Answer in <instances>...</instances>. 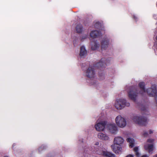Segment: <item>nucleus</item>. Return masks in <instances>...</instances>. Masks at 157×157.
Listing matches in <instances>:
<instances>
[{
	"instance_id": "obj_21",
	"label": "nucleus",
	"mask_w": 157,
	"mask_h": 157,
	"mask_svg": "<svg viewBox=\"0 0 157 157\" xmlns=\"http://www.w3.org/2000/svg\"><path fill=\"white\" fill-rule=\"evenodd\" d=\"M138 148L137 147H135L134 149V151L136 152V155L137 157L139 156L140 155V153L138 152Z\"/></svg>"
},
{
	"instance_id": "obj_35",
	"label": "nucleus",
	"mask_w": 157,
	"mask_h": 157,
	"mask_svg": "<svg viewBox=\"0 0 157 157\" xmlns=\"http://www.w3.org/2000/svg\"><path fill=\"white\" fill-rule=\"evenodd\" d=\"M156 39L157 40V36H156Z\"/></svg>"
},
{
	"instance_id": "obj_1",
	"label": "nucleus",
	"mask_w": 157,
	"mask_h": 157,
	"mask_svg": "<svg viewBox=\"0 0 157 157\" xmlns=\"http://www.w3.org/2000/svg\"><path fill=\"white\" fill-rule=\"evenodd\" d=\"M139 88L140 90L138 91L136 88L134 87H127L125 89L128 93L129 97L132 100L135 101L138 94H140L143 95L146 92L145 89V83L143 82H140L139 84Z\"/></svg>"
},
{
	"instance_id": "obj_11",
	"label": "nucleus",
	"mask_w": 157,
	"mask_h": 157,
	"mask_svg": "<svg viewBox=\"0 0 157 157\" xmlns=\"http://www.w3.org/2000/svg\"><path fill=\"white\" fill-rule=\"evenodd\" d=\"M106 126L109 131L112 133L116 134L118 131L117 127L115 124L113 123L107 122Z\"/></svg>"
},
{
	"instance_id": "obj_22",
	"label": "nucleus",
	"mask_w": 157,
	"mask_h": 157,
	"mask_svg": "<svg viewBox=\"0 0 157 157\" xmlns=\"http://www.w3.org/2000/svg\"><path fill=\"white\" fill-rule=\"evenodd\" d=\"M101 25V24L99 22H96L94 25V26L95 28H99Z\"/></svg>"
},
{
	"instance_id": "obj_31",
	"label": "nucleus",
	"mask_w": 157,
	"mask_h": 157,
	"mask_svg": "<svg viewBox=\"0 0 157 157\" xmlns=\"http://www.w3.org/2000/svg\"><path fill=\"white\" fill-rule=\"evenodd\" d=\"M133 17H134V19L135 20H136L137 19V17L135 16H133Z\"/></svg>"
},
{
	"instance_id": "obj_6",
	"label": "nucleus",
	"mask_w": 157,
	"mask_h": 157,
	"mask_svg": "<svg viewBox=\"0 0 157 157\" xmlns=\"http://www.w3.org/2000/svg\"><path fill=\"white\" fill-rule=\"evenodd\" d=\"M112 59L110 58L105 59L102 58L100 61L95 64L94 67L97 68H101L103 69L105 67V65L108 64Z\"/></svg>"
},
{
	"instance_id": "obj_23",
	"label": "nucleus",
	"mask_w": 157,
	"mask_h": 157,
	"mask_svg": "<svg viewBox=\"0 0 157 157\" xmlns=\"http://www.w3.org/2000/svg\"><path fill=\"white\" fill-rule=\"evenodd\" d=\"M46 148V146L44 145H42L41 147H39L38 149V150L39 152L42 151V150Z\"/></svg>"
},
{
	"instance_id": "obj_5",
	"label": "nucleus",
	"mask_w": 157,
	"mask_h": 157,
	"mask_svg": "<svg viewBox=\"0 0 157 157\" xmlns=\"http://www.w3.org/2000/svg\"><path fill=\"white\" fill-rule=\"evenodd\" d=\"M132 120L136 124L140 125H145L147 121V118L143 116H134L132 118Z\"/></svg>"
},
{
	"instance_id": "obj_27",
	"label": "nucleus",
	"mask_w": 157,
	"mask_h": 157,
	"mask_svg": "<svg viewBox=\"0 0 157 157\" xmlns=\"http://www.w3.org/2000/svg\"><path fill=\"white\" fill-rule=\"evenodd\" d=\"M99 143L98 142H96L95 143L94 145H95V146H94V147H98V146L99 145Z\"/></svg>"
},
{
	"instance_id": "obj_10",
	"label": "nucleus",
	"mask_w": 157,
	"mask_h": 157,
	"mask_svg": "<svg viewBox=\"0 0 157 157\" xmlns=\"http://www.w3.org/2000/svg\"><path fill=\"white\" fill-rule=\"evenodd\" d=\"M106 125H107V121H102L97 123L95 127L97 131H103L104 130Z\"/></svg>"
},
{
	"instance_id": "obj_19",
	"label": "nucleus",
	"mask_w": 157,
	"mask_h": 157,
	"mask_svg": "<svg viewBox=\"0 0 157 157\" xmlns=\"http://www.w3.org/2000/svg\"><path fill=\"white\" fill-rule=\"evenodd\" d=\"M127 141L129 143V146L132 147L134 146V140L133 139L131 138H128L127 139Z\"/></svg>"
},
{
	"instance_id": "obj_13",
	"label": "nucleus",
	"mask_w": 157,
	"mask_h": 157,
	"mask_svg": "<svg viewBox=\"0 0 157 157\" xmlns=\"http://www.w3.org/2000/svg\"><path fill=\"white\" fill-rule=\"evenodd\" d=\"M101 34V33L97 30H93L90 33V36L93 38H96L98 37Z\"/></svg>"
},
{
	"instance_id": "obj_26",
	"label": "nucleus",
	"mask_w": 157,
	"mask_h": 157,
	"mask_svg": "<svg viewBox=\"0 0 157 157\" xmlns=\"http://www.w3.org/2000/svg\"><path fill=\"white\" fill-rule=\"evenodd\" d=\"M141 109L142 111H145L146 109L145 106H144L143 107H142L141 108Z\"/></svg>"
},
{
	"instance_id": "obj_12",
	"label": "nucleus",
	"mask_w": 157,
	"mask_h": 157,
	"mask_svg": "<svg viewBox=\"0 0 157 157\" xmlns=\"http://www.w3.org/2000/svg\"><path fill=\"white\" fill-rule=\"evenodd\" d=\"M98 137L99 139L103 140H108L109 139V136L102 132L99 133L98 134Z\"/></svg>"
},
{
	"instance_id": "obj_7",
	"label": "nucleus",
	"mask_w": 157,
	"mask_h": 157,
	"mask_svg": "<svg viewBox=\"0 0 157 157\" xmlns=\"http://www.w3.org/2000/svg\"><path fill=\"white\" fill-rule=\"evenodd\" d=\"M115 122L117 125L121 128L124 127L126 124L125 119L121 115L118 116L116 117Z\"/></svg>"
},
{
	"instance_id": "obj_3",
	"label": "nucleus",
	"mask_w": 157,
	"mask_h": 157,
	"mask_svg": "<svg viewBox=\"0 0 157 157\" xmlns=\"http://www.w3.org/2000/svg\"><path fill=\"white\" fill-rule=\"evenodd\" d=\"M91 151L94 154L98 155H102L106 157H115V155L110 152L103 149L101 147H93L91 148Z\"/></svg>"
},
{
	"instance_id": "obj_28",
	"label": "nucleus",
	"mask_w": 157,
	"mask_h": 157,
	"mask_svg": "<svg viewBox=\"0 0 157 157\" xmlns=\"http://www.w3.org/2000/svg\"><path fill=\"white\" fill-rule=\"evenodd\" d=\"M126 157H134V156L132 155H127Z\"/></svg>"
},
{
	"instance_id": "obj_20",
	"label": "nucleus",
	"mask_w": 157,
	"mask_h": 157,
	"mask_svg": "<svg viewBox=\"0 0 157 157\" xmlns=\"http://www.w3.org/2000/svg\"><path fill=\"white\" fill-rule=\"evenodd\" d=\"M88 36V33L86 34H83L80 37L81 40H84L87 38Z\"/></svg>"
},
{
	"instance_id": "obj_15",
	"label": "nucleus",
	"mask_w": 157,
	"mask_h": 157,
	"mask_svg": "<svg viewBox=\"0 0 157 157\" xmlns=\"http://www.w3.org/2000/svg\"><path fill=\"white\" fill-rule=\"evenodd\" d=\"M109 44V40L107 38H103L101 42V48L105 49L107 48Z\"/></svg>"
},
{
	"instance_id": "obj_17",
	"label": "nucleus",
	"mask_w": 157,
	"mask_h": 157,
	"mask_svg": "<svg viewBox=\"0 0 157 157\" xmlns=\"http://www.w3.org/2000/svg\"><path fill=\"white\" fill-rule=\"evenodd\" d=\"M92 49L95 50L97 49L99 47V44L96 41H92L91 43Z\"/></svg>"
},
{
	"instance_id": "obj_32",
	"label": "nucleus",
	"mask_w": 157,
	"mask_h": 157,
	"mask_svg": "<svg viewBox=\"0 0 157 157\" xmlns=\"http://www.w3.org/2000/svg\"><path fill=\"white\" fill-rule=\"evenodd\" d=\"M153 157H157V154L154 155Z\"/></svg>"
},
{
	"instance_id": "obj_24",
	"label": "nucleus",
	"mask_w": 157,
	"mask_h": 157,
	"mask_svg": "<svg viewBox=\"0 0 157 157\" xmlns=\"http://www.w3.org/2000/svg\"><path fill=\"white\" fill-rule=\"evenodd\" d=\"M154 139H149L147 140V142L148 143H152L154 141Z\"/></svg>"
},
{
	"instance_id": "obj_30",
	"label": "nucleus",
	"mask_w": 157,
	"mask_h": 157,
	"mask_svg": "<svg viewBox=\"0 0 157 157\" xmlns=\"http://www.w3.org/2000/svg\"><path fill=\"white\" fill-rule=\"evenodd\" d=\"M149 156L146 155H142V157H148Z\"/></svg>"
},
{
	"instance_id": "obj_25",
	"label": "nucleus",
	"mask_w": 157,
	"mask_h": 157,
	"mask_svg": "<svg viewBox=\"0 0 157 157\" xmlns=\"http://www.w3.org/2000/svg\"><path fill=\"white\" fill-rule=\"evenodd\" d=\"M148 135V134L147 132L146 131H144L143 133V136H144L145 137H147Z\"/></svg>"
},
{
	"instance_id": "obj_16",
	"label": "nucleus",
	"mask_w": 157,
	"mask_h": 157,
	"mask_svg": "<svg viewBox=\"0 0 157 157\" xmlns=\"http://www.w3.org/2000/svg\"><path fill=\"white\" fill-rule=\"evenodd\" d=\"M87 53V52L84 46H82L80 49L79 55L81 57L85 56Z\"/></svg>"
},
{
	"instance_id": "obj_9",
	"label": "nucleus",
	"mask_w": 157,
	"mask_h": 157,
	"mask_svg": "<svg viewBox=\"0 0 157 157\" xmlns=\"http://www.w3.org/2000/svg\"><path fill=\"white\" fill-rule=\"evenodd\" d=\"M85 75L87 77L91 79L94 78L95 76V72L94 67H89L86 71Z\"/></svg>"
},
{
	"instance_id": "obj_14",
	"label": "nucleus",
	"mask_w": 157,
	"mask_h": 157,
	"mask_svg": "<svg viewBox=\"0 0 157 157\" xmlns=\"http://www.w3.org/2000/svg\"><path fill=\"white\" fill-rule=\"evenodd\" d=\"M145 149L148 150L149 153H152V151L154 150L153 145L152 144H149L146 143L144 146Z\"/></svg>"
},
{
	"instance_id": "obj_4",
	"label": "nucleus",
	"mask_w": 157,
	"mask_h": 157,
	"mask_svg": "<svg viewBox=\"0 0 157 157\" xmlns=\"http://www.w3.org/2000/svg\"><path fill=\"white\" fill-rule=\"evenodd\" d=\"M130 103L127 102L124 99H117L115 102L114 106L117 109H121L125 106L128 107L130 106Z\"/></svg>"
},
{
	"instance_id": "obj_18",
	"label": "nucleus",
	"mask_w": 157,
	"mask_h": 157,
	"mask_svg": "<svg viewBox=\"0 0 157 157\" xmlns=\"http://www.w3.org/2000/svg\"><path fill=\"white\" fill-rule=\"evenodd\" d=\"M83 30V27L81 24L77 25L76 27V32L78 33H81Z\"/></svg>"
},
{
	"instance_id": "obj_8",
	"label": "nucleus",
	"mask_w": 157,
	"mask_h": 157,
	"mask_svg": "<svg viewBox=\"0 0 157 157\" xmlns=\"http://www.w3.org/2000/svg\"><path fill=\"white\" fill-rule=\"evenodd\" d=\"M147 92L151 96H155V99L157 104V91L155 85H152L151 88L147 89Z\"/></svg>"
},
{
	"instance_id": "obj_29",
	"label": "nucleus",
	"mask_w": 157,
	"mask_h": 157,
	"mask_svg": "<svg viewBox=\"0 0 157 157\" xmlns=\"http://www.w3.org/2000/svg\"><path fill=\"white\" fill-rule=\"evenodd\" d=\"M153 132V131L152 130H149V134H151Z\"/></svg>"
},
{
	"instance_id": "obj_33",
	"label": "nucleus",
	"mask_w": 157,
	"mask_h": 157,
	"mask_svg": "<svg viewBox=\"0 0 157 157\" xmlns=\"http://www.w3.org/2000/svg\"><path fill=\"white\" fill-rule=\"evenodd\" d=\"M15 146V144H13V147L14 146Z\"/></svg>"
},
{
	"instance_id": "obj_34",
	"label": "nucleus",
	"mask_w": 157,
	"mask_h": 157,
	"mask_svg": "<svg viewBox=\"0 0 157 157\" xmlns=\"http://www.w3.org/2000/svg\"><path fill=\"white\" fill-rule=\"evenodd\" d=\"M4 157H9L7 156H6Z\"/></svg>"
},
{
	"instance_id": "obj_2",
	"label": "nucleus",
	"mask_w": 157,
	"mask_h": 157,
	"mask_svg": "<svg viewBox=\"0 0 157 157\" xmlns=\"http://www.w3.org/2000/svg\"><path fill=\"white\" fill-rule=\"evenodd\" d=\"M124 142L123 139L121 136L115 137L114 140V144L111 146L113 151L116 154H119L121 149V144Z\"/></svg>"
}]
</instances>
